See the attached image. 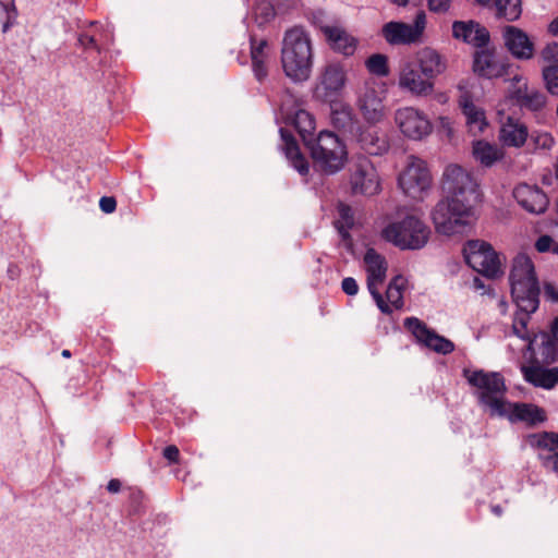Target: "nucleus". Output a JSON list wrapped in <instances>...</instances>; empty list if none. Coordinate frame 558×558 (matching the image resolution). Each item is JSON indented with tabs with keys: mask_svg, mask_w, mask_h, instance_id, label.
<instances>
[{
	"mask_svg": "<svg viewBox=\"0 0 558 558\" xmlns=\"http://www.w3.org/2000/svg\"><path fill=\"white\" fill-rule=\"evenodd\" d=\"M442 191L446 196L432 213L436 231L444 235L465 232L471 226L474 207L480 202L476 181L462 167L449 165L442 174Z\"/></svg>",
	"mask_w": 558,
	"mask_h": 558,
	"instance_id": "nucleus-1",
	"label": "nucleus"
},
{
	"mask_svg": "<svg viewBox=\"0 0 558 558\" xmlns=\"http://www.w3.org/2000/svg\"><path fill=\"white\" fill-rule=\"evenodd\" d=\"M284 74L293 82L310 78L313 68V45L310 34L301 26L286 31L281 47Z\"/></svg>",
	"mask_w": 558,
	"mask_h": 558,
	"instance_id": "nucleus-2",
	"label": "nucleus"
},
{
	"mask_svg": "<svg viewBox=\"0 0 558 558\" xmlns=\"http://www.w3.org/2000/svg\"><path fill=\"white\" fill-rule=\"evenodd\" d=\"M511 296L520 311L534 313L539 306V282L530 256L519 253L509 274Z\"/></svg>",
	"mask_w": 558,
	"mask_h": 558,
	"instance_id": "nucleus-3",
	"label": "nucleus"
},
{
	"mask_svg": "<svg viewBox=\"0 0 558 558\" xmlns=\"http://www.w3.org/2000/svg\"><path fill=\"white\" fill-rule=\"evenodd\" d=\"M463 376L476 388L475 395L480 404L489 408L492 415L504 416L507 413V402L504 399L507 387L501 374L483 369H463Z\"/></svg>",
	"mask_w": 558,
	"mask_h": 558,
	"instance_id": "nucleus-4",
	"label": "nucleus"
},
{
	"mask_svg": "<svg viewBox=\"0 0 558 558\" xmlns=\"http://www.w3.org/2000/svg\"><path fill=\"white\" fill-rule=\"evenodd\" d=\"M314 167L326 174L340 171L348 159L343 142L330 131H322L312 141L306 142Z\"/></svg>",
	"mask_w": 558,
	"mask_h": 558,
	"instance_id": "nucleus-5",
	"label": "nucleus"
},
{
	"mask_svg": "<svg viewBox=\"0 0 558 558\" xmlns=\"http://www.w3.org/2000/svg\"><path fill=\"white\" fill-rule=\"evenodd\" d=\"M429 228L417 217L408 215L389 223L383 230V238L401 250H420L426 245Z\"/></svg>",
	"mask_w": 558,
	"mask_h": 558,
	"instance_id": "nucleus-6",
	"label": "nucleus"
},
{
	"mask_svg": "<svg viewBox=\"0 0 558 558\" xmlns=\"http://www.w3.org/2000/svg\"><path fill=\"white\" fill-rule=\"evenodd\" d=\"M463 255L466 264L478 274L488 278H496L502 274L499 255L485 241H469L463 247Z\"/></svg>",
	"mask_w": 558,
	"mask_h": 558,
	"instance_id": "nucleus-7",
	"label": "nucleus"
},
{
	"mask_svg": "<svg viewBox=\"0 0 558 558\" xmlns=\"http://www.w3.org/2000/svg\"><path fill=\"white\" fill-rule=\"evenodd\" d=\"M364 264L367 272V288L369 293L381 313L390 314L392 312L391 306L384 300L377 288V286L381 284L386 279L388 269L386 258L375 248L369 247L365 252Z\"/></svg>",
	"mask_w": 558,
	"mask_h": 558,
	"instance_id": "nucleus-8",
	"label": "nucleus"
},
{
	"mask_svg": "<svg viewBox=\"0 0 558 558\" xmlns=\"http://www.w3.org/2000/svg\"><path fill=\"white\" fill-rule=\"evenodd\" d=\"M432 182L426 162L411 156L405 169L399 174L398 183L403 193L412 198H420Z\"/></svg>",
	"mask_w": 558,
	"mask_h": 558,
	"instance_id": "nucleus-9",
	"label": "nucleus"
},
{
	"mask_svg": "<svg viewBox=\"0 0 558 558\" xmlns=\"http://www.w3.org/2000/svg\"><path fill=\"white\" fill-rule=\"evenodd\" d=\"M350 185L354 195L372 196L379 192L380 184L377 171L367 157L360 156L352 163Z\"/></svg>",
	"mask_w": 558,
	"mask_h": 558,
	"instance_id": "nucleus-10",
	"label": "nucleus"
},
{
	"mask_svg": "<svg viewBox=\"0 0 558 558\" xmlns=\"http://www.w3.org/2000/svg\"><path fill=\"white\" fill-rule=\"evenodd\" d=\"M403 325L415 337L417 342L436 353L446 355L454 351V343L451 340L438 335L421 319L407 317Z\"/></svg>",
	"mask_w": 558,
	"mask_h": 558,
	"instance_id": "nucleus-11",
	"label": "nucleus"
},
{
	"mask_svg": "<svg viewBox=\"0 0 558 558\" xmlns=\"http://www.w3.org/2000/svg\"><path fill=\"white\" fill-rule=\"evenodd\" d=\"M395 121L401 133L411 140H422L432 132V123L424 112L412 107L398 109Z\"/></svg>",
	"mask_w": 558,
	"mask_h": 558,
	"instance_id": "nucleus-12",
	"label": "nucleus"
},
{
	"mask_svg": "<svg viewBox=\"0 0 558 558\" xmlns=\"http://www.w3.org/2000/svg\"><path fill=\"white\" fill-rule=\"evenodd\" d=\"M513 197L524 210L534 215L544 214L549 205L547 194L535 184L519 183L513 189Z\"/></svg>",
	"mask_w": 558,
	"mask_h": 558,
	"instance_id": "nucleus-13",
	"label": "nucleus"
},
{
	"mask_svg": "<svg viewBox=\"0 0 558 558\" xmlns=\"http://www.w3.org/2000/svg\"><path fill=\"white\" fill-rule=\"evenodd\" d=\"M452 36L475 48L487 46L490 39L488 29L473 20L466 22L454 21L452 23Z\"/></svg>",
	"mask_w": 558,
	"mask_h": 558,
	"instance_id": "nucleus-14",
	"label": "nucleus"
},
{
	"mask_svg": "<svg viewBox=\"0 0 558 558\" xmlns=\"http://www.w3.org/2000/svg\"><path fill=\"white\" fill-rule=\"evenodd\" d=\"M504 39L507 49L519 60H530L534 57V43L527 34L515 26H506Z\"/></svg>",
	"mask_w": 558,
	"mask_h": 558,
	"instance_id": "nucleus-15",
	"label": "nucleus"
},
{
	"mask_svg": "<svg viewBox=\"0 0 558 558\" xmlns=\"http://www.w3.org/2000/svg\"><path fill=\"white\" fill-rule=\"evenodd\" d=\"M399 86L414 95L426 96L433 92L434 84L424 76L416 63H407L401 69Z\"/></svg>",
	"mask_w": 558,
	"mask_h": 558,
	"instance_id": "nucleus-16",
	"label": "nucleus"
},
{
	"mask_svg": "<svg viewBox=\"0 0 558 558\" xmlns=\"http://www.w3.org/2000/svg\"><path fill=\"white\" fill-rule=\"evenodd\" d=\"M361 149L373 156H380L389 149L387 136L374 128L361 125L357 134L353 137Z\"/></svg>",
	"mask_w": 558,
	"mask_h": 558,
	"instance_id": "nucleus-17",
	"label": "nucleus"
},
{
	"mask_svg": "<svg viewBox=\"0 0 558 558\" xmlns=\"http://www.w3.org/2000/svg\"><path fill=\"white\" fill-rule=\"evenodd\" d=\"M322 32L330 48L343 56H352L357 46V40L344 28L339 26H323Z\"/></svg>",
	"mask_w": 558,
	"mask_h": 558,
	"instance_id": "nucleus-18",
	"label": "nucleus"
},
{
	"mask_svg": "<svg viewBox=\"0 0 558 558\" xmlns=\"http://www.w3.org/2000/svg\"><path fill=\"white\" fill-rule=\"evenodd\" d=\"M330 121L332 126L349 140L357 134L362 123L353 113L352 109L347 106L335 108L331 111Z\"/></svg>",
	"mask_w": 558,
	"mask_h": 558,
	"instance_id": "nucleus-19",
	"label": "nucleus"
},
{
	"mask_svg": "<svg viewBox=\"0 0 558 558\" xmlns=\"http://www.w3.org/2000/svg\"><path fill=\"white\" fill-rule=\"evenodd\" d=\"M510 98L520 108L534 112L541 111L547 104L546 95L537 89L529 90L526 82L512 89Z\"/></svg>",
	"mask_w": 558,
	"mask_h": 558,
	"instance_id": "nucleus-20",
	"label": "nucleus"
},
{
	"mask_svg": "<svg viewBox=\"0 0 558 558\" xmlns=\"http://www.w3.org/2000/svg\"><path fill=\"white\" fill-rule=\"evenodd\" d=\"M527 135V128L518 119L508 116L506 120L501 122L499 140L505 146L521 147L525 144Z\"/></svg>",
	"mask_w": 558,
	"mask_h": 558,
	"instance_id": "nucleus-21",
	"label": "nucleus"
},
{
	"mask_svg": "<svg viewBox=\"0 0 558 558\" xmlns=\"http://www.w3.org/2000/svg\"><path fill=\"white\" fill-rule=\"evenodd\" d=\"M505 415L512 423L524 422L531 426L543 423L546 420L544 410L530 403H507V413Z\"/></svg>",
	"mask_w": 558,
	"mask_h": 558,
	"instance_id": "nucleus-22",
	"label": "nucleus"
},
{
	"mask_svg": "<svg viewBox=\"0 0 558 558\" xmlns=\"http://www.w3.org/2000/svg\"><path fill=\"white\" fill-rule=\"evenodd\" d=\"M524 379L535 387L551 389L558 384V367L544 368L541 364L531 363L522 366Z\"/></svg>",
	"mask_w": 558,
	"mask_h": 558,
	"instance_id": "nucleus-23",
	"label": "nucleus"
},
{
	"mask_svg": "<svg viewBox=\"0 0 558 558\" xmlns=\"http://www.w3.org/2000/svg\"><path fill=\"white\" fill-rule=\"evenodd\" d=\"M509 68V64L497 62L495 57L486 51H478L474 56L473 70L482 77L494 78L505 76L508 74Z\"/></svg>",
	"mask_w": 558,
	"mask_h": 558,
	"instance_id": "nucleus-24",
	"label": "nucleus"
},
{
	"mask_svg": "<svg viewBox=\"0 0 558 558\" xmlns=\"http://www.w3.org/2000/svg\"><path fill=\"white\" fill-rule=\"evenodd\" d=\"M416 32L411 24L391 21L383 25L381 36L391 46L410 45L416 43Z\"/></svg>",
	"mask_w": 558,
	"mask_h": 558,
	"instance_id": "nucleus-25",
	"label": "nucleus"
},
{
	"mask_svg": "<svg viewBox=\"0 0 558 558\" xmlns=\"http://www.w3.org/2000/svg\"><path fill=\"white\" fill-rule=\"evenodd\" d=\"M280 136L283 142L286 157L290 160L292 167L301 174H308L310 167L305 157L300 151V147L293 134L287 130L280 129Z\"/></svg>",
	"mask_w": 558,
	"mask_h": 558,
	"instance_id": "nucleus-26",
	"label": "nucleus"
},
{
	"mask_svg": "<svg viewBox=\"0 0 558 558\" xmlns=\"http://www.w3.org/2000/svg\"><path fill=\"white\" fill-rule=\"evenodd\" d=\"M345 73L338 63L327 64L322 73L319 87L324 89L325 96L338 94L344 86Z\"/></svg>",
	"mask_w": 558,
	"mask_h": 558,
	"instance_id": "nucleus-27",
	"label": "nucleus"
},
{
	"mask_svg": "<svg viewBox=\"0 0 558 558\" xmlns=\"http://www.w3.org/2000/svg\"><path fill=\"white\" fill-rule=\"evenodd\" d=\"M251 44V59H252V70L255 78L262 83L268 76V69L266 65V60L268 58V53L266 51L268 47V41L266 39L257 40L254 36L250 39Z\"/></svg>",
	"mask_w": 558,
	"mask_h": 558,
	"instance_id": "nucleus-28",
	"label": "nucleus"
},
{
	"mask_svg": "<svg viewBox=\"0 0 558 558\" xmlns=\"http://www.w3.org/2000/svg\"><path fill=\"white\" fill-rule=\"evenodd\" d=\"M460 107L465 117L469 131L473 135L482 133L487 126L485 112L483 109L474 105L469 96H463L460 99Z\"/></svg>",
	"mask_w": 558,
	"mask_h": 558,
	"instance_id": "nucleus-29",
	"label": "nucleus"
},
{
	"mask_svg": "<svg viewBox=\"0 0 558 558\" xmlns=\"http://www.w3.org/2000/svg\"><path fill=\"white\" fill-rule=\"evenodd\" d=\"M360 110L368 123L375 124L384 118V104L376 90L368 89L359 100Z\"/></svg>",
	"mask_w": 558,
	"mask_h": 558,
	"instance_id": "nucleus-30",
	"label": "nucleus"
},
{
	"mask_svg": "<svg viewBox=\"0 0 558 558\" xmlns=\"http://www.w3.org/2000/svg\"><path fill=\"white\" fill-rule=\"evenodd\" d=\"M416 65L422 71L424 76L430 81L440 74L446 68L440 54L436 50L428 47L422 49L417 53Z\"/></svg>",
	"mask_w": 558,
	"mask_h": 558,
	"instance_id": "nucleus-31",
	"label": "nucleus"
},
{
	"mask_svg": "<svg viewBox=\"0 0 558 558\" xmlns=\"http://www.w3.org/2000/svg\"><path fill=\"white\" fill-rule=\"evenodd\" d=\"M558 361V347L549 333L542 335V343L537 351L533 352L531 363L553 364Z\"/></svg>",
	"mask_w": 558,
	"mask_h": 558,
	"instance_id": "nucleus-32",
	"label": "nucleus"
},
{
	"mask_svg": "<svg viewBox=\"0 0 558 558\" xmlns=\"http://www.w3.org/2000/svg\"><path fill=\"white\" fill-rule=\"evenodd\" d=\"M488 8L495 9L496 17L508 22L517 21L522 14L521 0H493Z\"/></svg>",
	"mask_w": 558,
	"mask_h": 558,
	"instance_id": "nucleus-33",
	"label": "nucleus"
},
{
	"mask_svg": "<svg viewBox=\"0 0 558 558\" xmlns=\"http://www.w3.org/2000/svg\"><path fill=\"white\" fill-rule=\"evenodd\" d=\"M292 123L299 135L302 137L304 145H306V142L314 140L312 137V133L315 130V120L308 111L303 109L298 110Z\"/></svg>",
	"mask_w": 558,
	"mask_h": 558,
	"instance_id": "nucleus-34",
	"label": "nucleus"
},
{
	"mask_svg": "<svg viewBox=\"0 0 558 558\" xmlns=\"http://www.w3.org/2000/svg\"><path fill=\"white\" fill-rule=\"evenodd\" d=\"M473 156L485 167H490L500 158L496 146L484 141H477L473 144Z\"/></svg>",
	"mask_w": 558,
	"mask_h": 558,
	"instance_id": "nucleus-35",
	"label": "nucleus"
},
{
	"mask_svg": "<svg viewBox=\"0 0 558 558\" xmlns=\"http://www.w3.org/2000/svg\"><path fill=\"white\" fill-rule=\"evenodd\" d=\"M407 279L401 276H395L388 284L386 291L387 301L396 308L400 310L403 306L402 291L405 287Z\"/></svg>",
	"mask_w": 558,
	"mask_h": 558,
	"instance_id": "nucleus-36",
	"label": "nucleus"
},
{
	"mask_svg": "<svg viewBox=\"0 0 558 558\" xmlns=\"http://www.w3.org/2000/svg\"><path fill=\"white\" fill-rule=\"evenodd\" d=\"M17 15L19 13L14 0H0V22L2 23V33H7L15 25Z\"/></svg>",
	"mask_w": 558,
	"mask_h": 558,
	"instance_id": "nucleus-37",
	"label": "nucleus"
},
{
	"mask_svg": "<svg viewBox=\"0 0 558 558\" xmlns=\"http://www.w3.org/2000/svg\"><path fill=\"white\" fill-rule=\"evenodd\" d=\"M365 64L369 73L374 75L387 76L389 74L388 58L385 54H372L367 58Z\"/></svg>",
	"mask_w": 558,
	"mask_h": 558,
	"instance_id": "nucleus-38",
	"label": "nucleus"
},
{
	"mask_svg": "<svg viewBox=\"0 0 558 558\" xmlns=\"http://www.w3.org/2000/svg\"><path fill=\"white\" fill-rule=\"evenodd\" d=\"M253 15L258 26L269 23L276 15L274 5L268 1H259L253 8Z\"/></svg>",
	"mask_w": 558,
	"mask_h": 558,
	"instance_id": "nucleus-39",
	"label": "nucleus"
},
{
	"mask_svg": "<svg viewBox=\"0 0 558 558\" xmlns=\"http://www.w3.org/2000/svg\"><path fill=\"white\" fill-rule=\"evenodd\" d=\"M542 77L546 90L553 96H558V64H547L544 66Z\"/></svg>",
	"mask_w": 558,
	"mask_h": 558,
	"instance_id": "nucleus-40",
	"label": "nucleus"
},
{
	"mask_svg": "<svg viewBox=\"0 0 558 558\" xmlns=\"http://www.w3.org/2000/svg\"><path fill=\"white\" fill-rule=\"evenodd\" d=\"M537 447L550 451L557 452L558 449V433L555 432H543L537 436Z\"/></svg>",
	"mask_w": 558,
	"mask_h": 558,
	"instance_id": "nucleus-41",
	"label": "nucleus"
},
{
	"mask_svg": "<svg viewBox=\"0 0 558 558\" xmlns=\"http://www.w3.org/2000/svg\"><path fill=\"white\" fill-rule=\"evenodd\" d=\"M542 465L558 475V452L545 451L538 454Z\"/></svg>",
	"mask_w": 558,
	"mask_h": 558,
	"instance_id": "nucleus-42",
	"label": "nucleus"
},
{
	"mask_svg": "<svg viewBox=\"0 0 558 558\" xmlns=\"http://www.w3.org/2000/svg\"><path fill=\"white\" fill-rule=\"evenodd\" d=\"M542 59L548 64H558V43H549L547 44L542 52Z\"/></svg>",
	"mask_w": 558,
	"mask_h": 558,
	"instance_id": "nucleus-43",
	"label": "nucleus"
},
{
	"mask_svg": "<svg viewBox=\"0 0 558 558\" xmlns=\"http://www.w3.org/2000/svg\"><path fill=\"white\" fill-rule=\"evenodd\" d=\"M523 315L522 316H519V317H515L514 319V323H513V331L514 333L524 339L525 338V333H526V326H527V323L530 320V314L531 313H525L523 311H520Z\"/></svg>",
	"mask_w": 558,
	"mask_h": 558,
	"instance_id": "nucleus-44",
	"label": "nucleus"
},
{
	"mask_svg": "<svg viewBox=\"0 0 558 558\" xmlns=\"http://www.w3.org/2000/svg\"><path fill=\"white\" fill-rule=\"evenodd\" d=\"M452 0H427L429 11L434 13H446L451 7Z\"/></svg>",
	"mask_w": 558,
	"mask_h": 558,
	"instance_id": "nucleus-45",
	"label": "nucleus"
},
{
	"mask_svg": "<svg viewBox=\"0 0 558 558\" xmlns=\"http://www.w3.org/2000/svg\"><path fill=\"white\" fill-rule=\"evenodd\" d=\"M425 24H426L425 13L423 11H420L415 16L414 24L411 25V28L416 32V34L414 36L417 41L421 38V36L425 29Z\"/></svg>",
	"mask_w": 558,
	"mask_h": 558,
	"instance_id": "nucleus-46",
	"label": "nucleus"
},
{
	"mask_svg": "<svg viewBox=\"0 0 558 558\" xmlns=\"http://www.w3.org/2000/svg\"><path fill=\"white\" fill-rule=\"evenodd\" d=\"M553 243V238L550 235L544 234L536 240L535 248L539 253H546L551 251Z\"/></svg>",
	"mask_w": 558,
	"mask_h": 558,
	"instance_id": "nucleus-47",
	"label": "nucleus"
},
{
	"mask_svg": "<svg viewBox=\"0 0 558 558\" xmlns=\"http://www.w3.org/2000/svg\"><path fill=\"white\" fill-rule=\"evenodd\" d=\"M342 291L348 295H355L359 292V284L352 277H347L341 282Z\"/></svg>",
	"mask_w": 558,
	"mask_h": 558,
	"instance_id": "nucleus-48",
	"label": "nucleus"
},
{
	"mask_svg": "<svg viewBox=\"0 0 558 558\" xmlns=\"http://www.w3.org/2000/svg\"><path fill=\"white\" fill-rule=\"evenodd\" d=\"M99 207L105 214H111L117 208V201L113 196H102L99 201Z\"/></svg>",
	"mask_w": 558,
	"mask_h": 558,
	"instance_id": "nucleus-49",
	"label": "nucleus"
},
{
	"mask_svg": "<svg viewBox=\"0 0 558 558\" xmlns=\"http://www.w3.org/2000/svg\"><path fill=\"white\" fill-rule=\"evenodd\" d=\"M162 456L165 459H167L170 463H178L180 458V451L179 448L174 445L167 446L163 451Z\"/></svg>",
	"mask_w": 558,
	"mask_h": 558,
	"instance_id": "nucleus-50",
	"label": "nucleus"
},
{
	"mask_svg": "<svg viewBox=\"0 0 558 558\" xmlns=\"http://www.w3.org/2000/svg\"><path fill=\"white\" fill-rule=\"evenodd\" d=\"M78 43L84 49H96L98 50V46L96 44V39L94 36L82 34L78 37Z\"/></svg>",
	"mask_w": 558,
	"mask_h": 558,
	"instance_id": "nucleus-51",
	"label": "nucleus"
},
{
	"mask_svg": "<svg viewBox=\"0 0 558 558\" xmlns=\"http://www.w3.org/2000/svg\"><path fill=\"white\" fill-rule=\"evenodd\" d=\"M350 228L351 227H348V226H344V225L337 226L338 232H339L342 241L345 243V246H347L348 250H351L352 246H353L352 238H351V234L349 232Z\"/></svg>",
	"mask_w": 558,
	"mask_h": 558,
	"instance_id": "nucleus-52",
	"label": "nucleus"
},
{
	"mask_svg": "<svg viewBox=\"0 0 558 558\" xmlns=\"http://www.w3.org/2000/svg\"><path fill=\"white\" fill-rule=\"evenodd\" d=\"M544 293L545 296L551 302L558 303V289L551 282L544 283Z\"/></svg>",
	"mask_w": 558,
	"mask_h": 558,
	"instance_id": "nucleus-53",
	"label": "nucleus"
},
{
	"mask_svg": "<svg viewBox=\"0 0 558 558\" xmlns=\"http://www.w3.org/2000/svg\"><path fill=\"white\" fill-rule=\"evenodd\" d=\"M340 217L342 220H344L345 226L352 227L353 225V217L351 214V208L349 206L342 205L339 209Z\"/></svg>",
	"mask_w": 558,
	"mask_h": 558,
	"instance_id": "nucleus-54",
	"label": "nucleus"
},
{
	"mask_svg": "<svg viewBox=\"0 0 558 558\" xmlns=\"http://www.w3.org/2000/svg\"><path fill=\"white\" fill-rule=\"evenodd\" d=\"M538 145L544 149H550L555 145V140L550 134L541 135L537 140Z\"/></svg>",
	"mask_w": 558,
	"mask_h": 558,
	"instance_id": "nucleus-55",
	"label": "nucleus"
},
{
	"mask_svg": "<svg viewBox=\"0 0 558 558\" xmlns=\"http://www.w3.org/2000/svg\"><path fill=\"white\" fill-rule=\"evenodd\" d=\"M107 489L111 494H117L121 489V482L118 478H111L107 484Z\"/></svg>",
	"mask_w": 558,
	"mask_h": 558,
	"instance_id": "nucleus-56",
	"label": "nucleus"
},
{
	"mask_svg": "<svg viewBox=\"0 0 558 558\" xmlns=\"http://www.w3.org/2000/svg\"><path fill=\"white\" fill-rule=\"evenodd\" d=\"M548 31L554 36H558V16L551 21L548 26Z\"/></svg>",
	"mask_w": 558,
	"mask_h": 558,
	"instance_id": "nucleus-57",
	"label": "nucleus"
},
{
	"mask_svg": "<svg viewBox=\"0 0 558 558\" xmlns=\"http://www.w3.org/2000/svg\"><path fill=\"white\" fill-rule=\"evenodd\" d=\"M8 272L11 277V279H14L17 276V267L15 265H10Z\"/></svg>",
	"mask_w": 558,
	"mask_h": 558,
	"instance_id": "nucleus-58",
	"label": "nucleus"
},
{
	"mask_svg": "<svg viewBox=\"0 0 558 558\" xmlns=\"http://www.w3.org/2000/svg\"><path fill=\"white\" fill-rule=\"evenodd\" d=\"M492 511L497 517H500L502 514V508L499 505L493 506Z\"/></svg>",
	"mask_w": 558,
	"mask_h": 558,
	"instance_id": "nucleus-59",
	"label": "nucleus"
},
{
	"mask_svg": "<svg viewBox=\"0 0 558 558\" xmlns=\"http://www.w3.org/2000/svg\"><path fill=\"white\" fill-rule=\"evenodd\" d=\"M522 80H523V78H522V76H521V75H519V74H515V75L511 78V82H512V84H513V89H514L515 87H518V86H519L518 84H519Z\"/></svg>",
	"mask_w": 558,
	"mask_h": 558,
	"instance_id": "nucleus-60",
	"label": "nucleus"
},
{
	"mask_svg": "<svg viewBox=\"0 0 558 558\" xmlns=\"http://www.w3.org/2000/svg\"><path fill=\"white\" fill-rule=\"evenodd\" d=\"M475 2L484 8L492 7L493 0H475Z\"/></svg>",
	"mask_w": 558,
	"mask_h": 558,
	"instance_id": "nucleus-61",
	"label": "nucleus"
},
{
	"mask_svg": "<svg viewBox=\"0 0 558 558\" xmlns=\"http://www.w3.org/2000/svg\"><path fill=\"white\" fill-rule=\"evenodd\" d=\"M390 2L398 7H405L409 3V0H390Z\"/></svg>",
	"mask_w": 558,
	"mask_h": 558,
	"instance_id": "nucleus-62",
	"label": "nucleus"
},
{
	"mask_svg": "<svg viewBox=\"0 0 558 558\" xmlns=\"http://www.w3.org/2000/svg\"><path fill=\"white\" fill-rule=\"evenodd\" d=\"M474 287H475L476 289H483V288H484V284H483V282H482V280H481V279L475 278V279H474Z\"/></svg>",
	"mask_w": 558,
	"mask_h": 558,
	"instance_id": "nucleus-63",
	"label": "nucleus"
},
{
	"mask_svg": "<svg viewBox=\"0 0 558 558\" xmlns=\"http://www.w3.org/2000/svg\"><path fill=\"white\" fill-rule=\"evenodd\" d=\"M554 168H555V177H556V179L558 180V158H557V161H556V163H555V167H554Z\"/></svg>",
	"mask_w": 558,
	"mask_h": 558,
	"instance_id": "nucleus-64",
	"label": "nucleus"
}]
</instances>
